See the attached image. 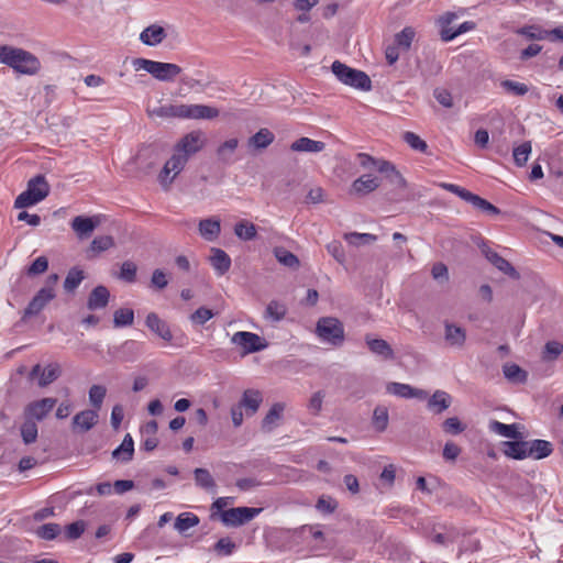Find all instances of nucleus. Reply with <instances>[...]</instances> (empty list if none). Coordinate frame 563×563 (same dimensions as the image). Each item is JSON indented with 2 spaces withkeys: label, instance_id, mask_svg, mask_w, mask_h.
I'll list each match as a JSON object with an SVG mask.
<instances>
[{
  "label": "nucleus",
  "instance_id": "4",
  "mask_svg": "<svg viewBox=\"0 0 563 563\" xmlns=\"http://www.w3.org/2000/svg\"><path fill=\"white\" fill-rule=\"evenodd\" d=\"M49 194V185L43 175H36L27 181L26 190L21 192L14 201V208L22 209L34 206L44 200Z\"/></svg>",
  "mask_w": 563,
  "mask_h": 563
},
{
  "label": "nucleus",
  "instance_id": "16",
  "mask_svg": "<svg viewBox=\"0 0 563 563\" xmlns=\"http://www.w3.org/2000/svg\"><path fill=\"white\" fill-rule=\"evenodd\" d=\"M98 410L96 409H86L78 413H76L73 418V428L79 430L81 432L89 431L92 429L98 422Z\"/></svg>",
  "mask_w": 563,
  "mask_h": 563
},
{
  "label": "nucleus",
  "instance_id": "55",
  "mask_svg": "<svg viewBox=\"0 0 563 563\" xmlns=\"http://www.w3.org/2000/svg\"><path fill=\"white\" fill-rule=\"evenodd\" d=\"M86 530V523L82 520L69 523L65 528V536L68 540H76L81 537Z\"/></svg>",
  "mask_w": 563,
  "mask_h": 563
},
{
  "label": "nucleus",
  "instance_id": "46",
  "mask_svg": "<svg viewBox=\"0 0 563 563\" xmlns=\"http://www.w3.org/2000/svg\"><path fill=\"white\" fill-rule=\"evenodd\" d=\"M134 321V312L129 308H121L114 311L113 323L115 328L131 325Z\"/></svg>",
  "mask_w": 563,
  "mask_h": 563
},
{
  "label": "nucleus",
  "instance_id": "19",
  "mask_svg": "<svg viewBox=\"0 0 563 563\" xmlns=\"http://www.w3.org/2000/svg\"><path fill=\"white\" fill-rule=\"evenodd\" d=\"M528 442V457L534 460H542L550 456L553 453V444L547 440H532Z\"/></svg>",
  "mask_w": 563,
  "mask_h": 563
},
{
  "label": "nucleus",
  "instance_id": "27",
  "mask_svg": "<svg viewBox=\"0 0 563 563\" xmlns=\"http://www.w3.org/2000/svg\"><path fill=\"white\" fill-rule=\"evenodd\" d=\"M284 410V404H274L262 421V429L266 432H271L280 421Z\"/></svg>",
  "mask_w": 563,
  "mask_h": 563
},
{
  "label": "nucleus",
  "instance_id": "25",
  "mask_svg": "<svg viewBox=\"0 0 563 563\" xmlns=\"http://www.w3.org/2000/svg\"><path fill=\"white\" fill-rule=\"evenodd\" d=\"M110 298V292L104 286H97L89 295L87 307L90 310L104 308Z\"/></svg>",
  "mask_w": 563,
  "mask_h": 563
},
{
  "label": "nucleus",
  "instance_id": "6",
  "mask_svg": "<svg viewBox=\"0 0 563 563\" xmlns=\"http://www.w3.org/2000/svg\"><path fill=\"white\" fill-rule=\"evenodd\" d=\"M331 69L335 77L344 85L365 91L372 88L368 75L362 70L351 68L340 60L333 62Z\"/></svg>",
  "mask_w": 563,
  "mask_h": 563
},
{
  "label": "nucleus",
  "instance_id": "59",
  "mask_svg": "<svg viewBox=\"0 0 563 563\" xmlns=\"http://www.w3.org/2000/svg\"><path fill=\"white\" fill-rule=\"evenodd\" d=\"M345 240L351 244H369L376 241V236L369 233H350L345 235Z\"/></svg>",
  "mask_w": 563,
  "mask_h": 563
},
{
  "label": "nucleus",
  "instance_id": "39",
  "mask_svg": "<svg viewBox=\"0 0 563 563\" xmlns=\"http://www.w3.org/2000/svg\"><path fill=\"white\" fill-rule=\"evenodd\" d=\"M532 151L530 141H526L512 150L514 162L518 167H522L527 164Z\"/></svg>",
  "mask_w": 563,
  "mask_h": 563
},
{
  "label": "nucleus",
  "instance_id": "31",
  "mask_svg": "<svg viewBox=\"0 0 563 563\" xmlns=\"http://www.w3.org/2000/svg\"><path fill=\"white\" fill-rule=\"evenodd\" d=\"M134 453V442L131 434H125L122 443L112 452V456L122 462L132 460Z\"/></svg>",
  "mask_w": 563,
  "mask_h": 563
},
{
  "label": "nucleus",
  "instance_id": "2",
  "mask_svg": "<svg viewBox=\"0 0 563 563\" xmlns=\"http://www.w3.org/2000/svg\"><path fill=\"white\" fill-rule=\"evenodd\" d=\"M0 64L29 76L36 75L41 69V62L34 54L10 45H0Z\"/></svg>",
  "mask_w": 563,
  "mask_h": 563
},
{
  "label": "nucleus",
  "instance_id": "30",
  "mask_svg": "<svg viewBox=\"0 0 563 563\" xmlns=\"http://www.w3.org/2000/svg\"><path fill=\"white\" fill-rule=\"evenodd\" d=\"M221 231L220 221L217 219H205L199 222V233L207 241H214Z\"/></svg>",
  "mask_w": 563,
  "mask_h": 563
},
{
  "label": "nucleus",
  "instance_id": "13",
  "mask_svg": "<svg viewBox=\"0 0 563 563\" xmlns=\"http://www.w3.org/2000/svg\"><path fill=\"white\" fill-rule=\"evenodd\" d=\"M56 402L57 400L51 397L32 401L25 406L24 417L33 421H41L54 409Z\"/></svg>",
  "mask_w": 563,
  "mask_h": 563
},
{
  "label": "nucleus",
  "instance_id": "34",
  "mask_svg": "<svg viewBox=\"0 0 563 563\" xmlns=\"http://www.w3.org/2000/svg\"><path fill=\"white\" fill-rule=\"evenodd\" d=\"M415 36V29L411 26H406L400 32L395 34L394 44L401 48V51L407 52L410 49Z\"/></svg>",
  "mask_w": 563,
  "mask_h": 563
},
{
  "label": "nucleus",
  "instance_id": "35",
  "mask_svg": "<svg viewBox=\"0 0 563 563\" xmlns=\"http://www.w3.org/2000/svg\"><path fill=\"white\" fill-rule=\"evenodd\" d=\"M445 340L450 345L462 346L465 343L466 334L464 329L454 324H445Z\"/></svg>",
  "mask_w": 563,
  "mask_h": 563
},
{
  "label": "nucleus",
  "instance_id": "50",
  "mask_svg": "<svg viewBox=\"0 0 563 563\" xmlns=\"http://www.w3.org/2000/svg\"><path fill=\"white\" fill-rule=\"evenodd\" d=\"M114 245V240L110 235L96 236L91 244L90 251L93 253H100L111 249Z\"/></svg>",
  "mask_w": 563,
  "mask_h": 563
},
{
  "label": "nucleus",
  "instance_id": "38",
  "mask_svg": "<svg viewBox=\"0 0 563 563\" xmlns=\"http://www.w3.org/2000/svg\"><path fill=\"white\" fill-rule=\"evenodd\" d=\"M235 235L243 241H251L256 236L257 230L254 223L241 220L234 227Z\"/></svg>",
  "mask_w": 563,
  "mask_h": 563
},
{
  "label": "nucleus",
  "instance_id": "7",
  "mask_svg": "<svg viewBox=\"0 0 563 563\" xmlns=\"http://www.w3.org/2000/svg\"><path fill=\"white\" fill-rule=\"evenodd\" d=\"M188 158L185 154H180L174 148L172 157L164 164L158 180L164 188H168L173 180L181 173L185 168Z\"/></svg>",
  "mask_w": 563,
  "mask_h": 563
},
{
  "label": "nucleus",
  "instance_id": "56",
  "mask_svg": "<svg viewBox=\"0 0 563 563\" xmlns=\"http://www.w3.org/2000/svg\"><path fill=\"white\" fill-rule=\"evenodd\" d=\"M501 87L505 88V90L509 93L516 95V96H523L528 92V86L522 82L514 81V80H504L501 82Z\"/></svg>",
  "mask_w": 563,
  "mask_h": 563
},
{
  "label": "nucleus",
  "instance_id": "17",
  "mask_svg": "<svg viewBox=\"0 0 563 563\" xmlns=\"http://www.w3.org/2000/svg\"><path fill=\"white\" fill-rule=\"evenodd\" d=\"M146 327L154 332L156 335H158L161 339H163L166 342H170L173 339L172 331L169 329V325L167 322L162 320L157 313L150 312L146 316L145 320Z\"/></svg>",
  "mask_w": 563,
  "mask_h": 563
},
{
  "label": "nucleus",
  "instance_id": "64",
  "mask_svg": "<svg viewBox=\"0 0 563 563\" xmlns=\"http://www.w3.org/2000/svg\"><path fill=\"white\" fill-rule=\"evenodd\" d=\"M520 34L527 36L531 40H545L547 38V30H542L537 26H527L522 27L519 31Z\"/></svg>",
  "mask_w": 563,
  "mask_h": 563
},
{
  "label": "nucleus",
  "instance_id": "57",
  "mask_svg": "<svg viewBox=\"0 0 563 563\" xmlns=\"http://www.w3.org/2000/svg\"><path fill=\"white\" fill-rule=\"evenodd\" d=\"M136 265L131 261H125L121 265L119 277L128 283L135 282L136 277Z\"/></svg>",
  "mask_w": 563,
  "mask_h": 563
},
{
  "label": "nucleus",
  "instance_id": "49",
  "mask_svg": "<svg viewBox=\"0 0 563 563\" xmlns=\"http://www.w3.org/2000/svg\"><path fill=\"white\" fill-rule=\"evenodd\" d=\"M287 313V307L277 300H272L266 307V316L274 321H280Z\"/></svg>",
  "mask_w": 563,
  "mask_h": 563
},
{
  "label": "nucleus",
  "instance_id": "5",
  "mask_svg": "<svg viewBox=\"0 0 563 563\" xmlns=\"http://www.w3.org/2000/svg\"><path fill=\"white\" fill-rule=\"evenodd\" d=\"M316 334L321 342L341 346L344 342V325L334 317H322L317 321Z\"/></svg>",
  "mask_w": 563,
  "mask_h": 563
},
{
  "label": "nucleus",
  "instance_id": "53",
  "mask_svg": "<svg viewBox=\"0 0 563 563\" xmlns=\"http://www.w3.org/2000/svg\"><path fill=\"white\" fill-rule=\"evenodd\" d=\"M404 141L415 151L426 153L428 145L427 143L413 132H405Z\"/></svg>",
  "mask_w": 563,
  "mask_h": 563
},
{
  "label": "nucleus",
  "instance_id": "40",
  "mask_svg": "<svg viewBox=\"0 0 563 563\" xmlns=\"http://www.w3.org/2000/svg\"><path fill=\"white\" fill-rule=\"evenodd\" d=\"M85 275L84 271L78 267H73L69 269L65 280H64V288L67 292H73L77 289V287L81 284L84 280Z\"/></svg>",
  "mask_w": 563,
  "mask_h": 563
},
{
  "label": "nucleus",
  "instance_id": "36",
  "mask_svg": "<svg viewBox=\"0 0 563 563\" xmlns=\"http://www.w3.org/2000/svg\"><path fill=\"white\" fill-rule=\"evenodd\" d=\"M274 255L276 260L284 266L289 268H298L300 263L298 257L291 253L290 251L286 250L285 247L277 246L274 249Z\"/></svg>",
  "mask_w": 563,
  "mask_h": 563
},
{
  "label": "nucleus",
  "instance_id": "24",
  "mask_svg": "<svg viewBox=\"0 0 563 563\" xmlns=\"http://www.w3.org/2000/svg\"><path fill=\"white\" fill-rule=\"evenodd\" d=\"M489 431L508 439L518 440L521 438L517 423L506 424L497 420H492L488 424Z\"/></svg>",
  "mask_w": 563,
  "mask_h": 563
},
{
  "label": "nucleus",
  "instance_id": "62",
  "mask_svg": "<svg viewBox=\"0 0 563 563\" xmlns=\"http://www.w3.org/2000/svg\"><path fill=\"white\" fill-rule=\"evenodd\" d=\"M464 426L461 423V421L456 417L448 418L443 422V430L446 433L451 434H459L464 431Z\"/></svg>",
  "mask_w": 563,
  "mask_h": 563
},
{
  "label": "nucleus",
  "instance_id": "58",
  "mask_svg": "<svg viewBox=\"0 0 563 563\" xmlns=\"http://www.w3.org/2000/svg\"><path fill=\"white\" fill-rule=\"evenodd\" d=\"M48 268V260L45 256H38L27 268L29 276L43 274Z\"/></svg>",
  "mask_w": 563,
  "mask_h": 563
},
{
  "label": "nucleus",
  "instance_id": "22",
  "mask_svg": "<svg viewBox=\"0 0 563 563\" xmlns=\"http://www.w3.org/2000/svg\"><path fill=\"white\" fill-rule=\"evenodd\" d=\"M527 441H505L503 443V453L514 460H525L528 457Z\"/></svg>",
  "mask_w": 563,
  "mask_h": 563
},
{
  "label": "nucleus",
  "instance_id": "63",
  "mask_svg": "<svg viewBox=\"0 0 563 563\" xmlns=\"http://www.w3.org/2000/svg\"><path fill=\"white\" fill-rule=\"evenodd\" d=\"M235 549V544L231 541L230 538H221L214 544V550L221 555H230Z\"/></svg>",
  "mask_w": 563,
  "mask_h": 563
},
{
  "label": "nucleus",
  "instance_id": "42",
  "mask_svg": "<svg viewBox=\"0 0 563 563\" xmlns=\"http://www.w3.org/2000/svg\"><path fill=\"white\" fill-rule=\"evenodd\" d=\"M317 2H292V16L300 23L308 22L310 20L309 11Z\"/></svg>",
  "mask_w": 563,
  "mask_h": 563
},
{
  "label": "nucleus",
  "instance_id": "44",
  "mask_svg": "<svg viewBox=\"0 0 563 563\" xmlns=\"http://www.w3.org/2000/svg\"><path fill=\"white\" fill-rule=\"evenodd\" d=\"M429 408H437V412H442L450 406V395L442 390H437L428 402Z\"/></svg>",
  "mask_w": 563,
  "mask_h": 563
},
{
  "label": "nucleus",
  "instance_id": "41",
  "mask_svg": "<svg viewBox=\"0 0 563 563\" xmlns=\"http://www.w3.org/2000/svg\"><path fill=\"white\" fill-rule=\"evenodd\" d=\"M199 523V518L192 512H181L175 521V529L185 532Z\"/></svg>",
  "mask_w": 563,
  "mask_h": 563
},
{
  "label": "nucleus",
  "instance_id": "60",
  "mask_svg": "<svg viewBox=\"0 0 563 563\" xmlns=\"http://www.w3.org/2000/svg\"><path fill=\"white\" fill-rule=\"evenodd\" d=\"M338 507V503L330 496H321L316 508L323 514H332Z\"/></svg>",
  "mask_w": 563,
  "mask_h": 563
},
{
  "label": "nucleus",
  "instance_id": "9",
  "mask_svg": "<svg viewBox=\"0 0 563 563\" xmlns=\"http://www.w3.org/2000/svg\"><path fill=\"white\" fill-rule=\"evenodd\" d=\"M231 342L241 347L243 354H250L264 350L267 343L258 334L247 331H238L232 338Z\"/></svg>",
  "mask_w": 563,
  "mask_h": 563
},
{
  "label": "nucleus",
  "instance_id": "29",
  "mask_svg": "<svg viewBox=\"0 0 563 563\" xmlns=\"http://www.w3.org/2000/svg\"><path fill=\"white\" fill-rule=\"evenodd\" d=\"M275 140V135L266 128L260 129L253 136L249 139V146L255 150H264L268 147Z\"/></svg>",
  "mask_w": 563,
  "mask_h": 563
},
{
  "label": "nucleus",
  "instance_id": "15",
  "mask_svg": "<svg viewBox=\"0 0 563 563\" xmlns=\"http://www.w3.org/2000/svg\"><path fill=\"white\" fill-rule=\"evenodd\" d=\"M379 185L380 180L378 177L365 174L353 181L351 186V192L358 196H364L375 191Z\"/></svg>",
  "mask_w": 563,
  "mask_h": 563
},
{
  "label": "nucleus",
  "instance_id": "45",
  "mask_svg": "<svg viewBox=\"0 0 563 563\" xmlns=\"http://www.w3.org/2000/svg\"><path fill=\"white\" fill-rule=\"evenodd\" d=\"M373 426L378 432H383L388 426V409L385 406H377L373 412Z\"/></svg>",
  "mask_w": 563,
  "mask_h": 563
},
{
  "label": "nucleus",
  "instance_id": "1",
  "mask_svg": "<svg viewBox=\"0 0 563 563\" xmlns=\"http://www.w3.org/2000/svg\"><path fill=\"white\" fill-rule=\"evenodd\" d=\"M219 110L207 104L165 103L150 111L151 117L181 120H211L219 115Z\"/></svg>",
  "mask_w": 563,
  "mask_h": 563
},
{
  "label": "nucleus",
  "instance_id": "11",
  "mask_svg": "<svg viewBox=\"0 0 563 563\" xmlns=\"http://www.w3.org/2000/svg\"><path fill=\"white\" fill-rule=\"evenodd\" d=\"M206 144V137L202 131H191L184 135L174 146L180 154H185L186 158L198 153Z\"/></svg>",
  "mask_w": 563,
  "mask_h": 563
},
{
  "label": "nucleus",
  "instance_id": "20",
  "mask_svg": "<svg viewBox=\"0 0 563 563\" xmlns=\"http://www.w3.org/2000/svg\"><path fill=\"white\" fill-rule=\"evenodd\" d=\"M166 35L164 27L157 24H152L141 32L140 40L147 46H156L165 40Z\"/></svg>",
  "mask_w": 563,
  "mask_h": 563
},
{
  "label": "nucleus",
  "instance_id": "18",
  "mask_svg": "<svg viewBox=\"0 0 563 563\" xmlns=\"http://www.w3.org/2000/svg\"><path fill=\"white\" fill-rule=\"evenodd\" d=\"M387 391L391 395H395L400 398H427V391L422 389H417L407 384L401 383H389L387 385Z\"/></svg>",
  "mask_w": 563,
  "mask_h": 563
},
{
  "label": "nucleus",
  "instance_id": "3",
  "mask_svg": "<svg viewBox=\"0 0 563 563\" xmlns=\"http://www.w3.org/2000/svg\"><path fill=\"white\" fill-rule=\"evenodd\" d=\"M132 66L135 71L144 70L159 81H174L181 73V67L177 64L156 62L143 57L134 58Z\"/></svg>",
  "mask_w": 563,
  "mask_h": 563
},
{
  "label": "nucleus",
  "instance_id": "47",
  "mask_svg": "<svg viewBox=\"0 0 563 563\" xmlns=\"http://www.w3.org/2000/svg\"><path fill=\"white\" fill-rule=\"evenodd\" d=\"M195 481L198 486L203 489H213L216 487V483L210 474V472L206 468H196L194 471Z\"/></svg>",
  "mask_w": 563,
  "mask_h": 563
},
{
  "label": "nucleus",
  "instance_id": "28",
  "mask_svg": "<svg viewBox=\"0 0 563 563\" xmlns=\"http://www.w3.org/2000/svg\"><path fill=\"white\" fill-rule=\"evenodd\" d=\"M365 341L372 353L383 356L386 360L394 358V351L387 341L383 339H372L369 335H366Z\"/></svg>",
  "mask_w": 563,
  "mask_h": 563
},
{
  "label": "nucleus",
  "instance_id": "14",
  "mask_svg": "<svg viewBox=\"0 0 563 563\" xmlns=\"http://www.w3.org/2000/svg\"><path fill=\"white\" fill-rule=\"evenodd\" d=\"M55 292H51L49 288H41L29 302L25 308L24 316H35L40 313L44 307L55 298Z\"/></svg>",
  "mask_w": 563,
  "mask_h": 563
},
{
  "label": "nucleus",
  "instance_id": "37",
  "mask_svg": "<svg viewBox=\"0 0 563 563\" xmlns=\"http://www.w3.org/2000/svg\"><path fill=\"white\" fill-rule=\"evenodd\" d=\"M503 372L505 377L511 383H526L528 379V373L514 363L504 365Z\"/></svg>",
  "mask_w": 563,
  "mask_h": 563
},
{
  "label": "nucleus",
  "instance_id": "33",
  "mask_svg": "<svg viewBox=\"0 0 563 563\" xmlns=\"http://www.w3.org/2000/svg\"><path fill=\"white\" fill-rule=\"evenodd\" d=\"M484 253L487 257V260L494 265L496 266L499 271L504 272L505 274L509 275V276H518V273L516 272V269L511 266V264L505 260L504 257H501L500 255H498L495 251H492V250H487L485 251L484 250Z\"/></svg>",
  "mask_w": 563,
  "mask_h": 563
},
{
  "label": "nucleus",
  "instance_id": "48",
  "mask_svg": "<svg viewBox=\"0 0 563 563\" xmlns=\"http://www.w3.org/2000/svg\"><path fill=\"white\" fill-rule=\"evenodd\" d=\"M475 29V23L472 21L463 22L457 29L455 30H444L441 32V40L443 42H450L454 40L456 36L466 33L468 31H472Z\"/></svg>",
  "mask_w": 563,
  "mask_h": 563
},
{
  "label": "nucleus",
  "instance_id": "32",
  "mask_svg": "<svg viewBox=\"0 0 563 563\" xmlns=\"http://www.w3.org/2000/svg\"><path fill=\"white\" fill-rule=\"evenodd\" d=\"M97 222H95L91 218L78 216L75 217L71 221V229L77 233L78 236H87L89 235L95 228L97 227Z\"/></svg>",
  "mask_w": 563,
  "mask_h": 563
},
{
  "label": "nucleus",
  "instance_id": "26",
  "mask_svg": "<svg viewBox=\"0 0 563 563\" xmlns=\"http://www.w3.org/2000/svg\"><path fill=\"white\" fill-rule=\"evenodd\" d=\"M325 148V144L321 141H314L309 137L302 136L291 143L290 150L292 152H307L318 153Z\"/></svg>",
  "mask_w": 563,
  "mask_h": 563
},
{
  "label": "nucleus",
  "instance_id": "8",
  "mask_svg": "<svg viewBox=\"0 0 563 563\" xmlns=\"http://www.w3.org/2000/svg\"><path fill=\"white\" fill-rule=\"evenodd\" d=\"M357 159L360 165L365 169L377 170L379 173H393L397 178L399 186L406 187L405 178L390 162L385 159H376L366 153H358Z\"/></svg>",
  "mask_w": 563,
  "mask_h": 563
},
{
  "label": "nucleus",
  "instance_id": "61",
  "mask_svg": "<svg viewBox=\"0 0 563 563\" xmlns=\"http://www.w3.org/2000/svg\"><path fill=\"white\" fill-rule=\"evenodd\" d=\"M563 352V344L558 341H550L544 346L543 357L554 360Z\"/></svg>",
  "mask_w": 563,
  "mask_h": 563
},
{
  "label": "nucleus",
  "instance_id": "52",
  "mask_svg": "<svg viewBox=\"0 0 563 563\" xmlns=\"http://www.w3.org/2000/svg\"><path fill=\"white\" fill-rule=\"evenodd\" d=\"M106 388L101 385H92L89 389V400L96 410H99L102 406L106 397Z\"/></svg>",
  "mask_w": 563,
  "mask_h": 563
},
{
  "label": "nucleus",
  "instance_id": "12",
  "mask_svg": "<svg viewBox=\"0 0 563 563\" xmlns=\"http://www.w3.org/2000/svg\"><path fill=\"white\" fill-rule=\"evenodd\" d=\"M62 374V368L58 363H49L45 367L36 364L32 367L29 378H37V385L40 387H46L54 383Z\"/></svg>",
  "mask_w": 563,
  "mask_h": 563
},
{
  "label": "nucleus",
  "instance_id": "51",
  "mask_svg": "<svg viewBox=\"0 0 563 563\" xmlns=\"http://www.w3.org/2000/svg\"><path fill=\"white\" fill-rule=\"evenodd\" d=\"M214 317V312L206 307L198 308L195 312H192L189 317V320L195 325H203L207 321Z\"/></svg>",
  "mask_w": 563,
  "mask_h": 563
},
{
  "label": "nucleus",
  "instance_id": "43",
  "mask_svg": "<svg viewBox=\"0 0 563 563\" xmlns=\"http://www.w3.org/2000/svg\"><path fill=\"white\" fill-rule=\"evenodd\" d=\"M20 430L22 440L25 444H31L36 441L38 429L35 421L31 419H25Z\"/></svg>",
  "mask_w": 563,
  "mask_h": 563
},
{
  "label": "nucleus",
  "instance_id": "23",
  "mask_svg": "<svg viewBox=\"0 0 563 563\" xmlns=\"http://www.w3.org/2000/svg\"><path fill=\"white\" fill-rule=\"evenodd\" d=\"M262 401L263 397L260 390L246 389L239 404L246 409L249 416H253L258 410Z\"/></svg>",
  "mask_w": 563,
  "mask_h": 563
},
{
  "label": "nucleus",
  "instance_id": "10",
  "mask_svg": "<svg viewBox=\"0 0 563 563\" xmlns=\"http://www.w3.org/2000/svg\"><path fill=\"white\" fill-rule=\"evenodd\" d=\"M261 511L262 508L236 507L222 511L221 519L227 526L239 527L251 521Z\"/></svg>",
  "mask_w": 563,
  "mask_h": 563
},
{
  "label": "nucleus",
  "instance_id": "21",
  "mask_svg": "<svg viewBox=\"0 0 563 563\" xmlns=\"http://www.w3.org/2000/svg\"><path fill=\"white\" fill-rule=\"evenodd\" d=\"M210 263L219 276L224 275L231 267L230 256L221 249L212 247Z\"/></svg>",
  "mask_w": 563,
  "mask_h": 563
},
{
  "label": "nucleus",
  "instance_id": "54",
  "mask_svg": "<svg viewBox=\"0 0 563 563\" xmlns=\"http://www.w3.org/2000/svg\"><path fill=\"white\" fill-rule=\"evenodd\" d=\"M37 536L44 540H53L60 533V527L57 523H45L38 527Z\"/></svg>",
  "mask_w": 563,
  "mask_h": 563
}]
</instances>
